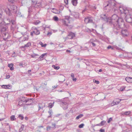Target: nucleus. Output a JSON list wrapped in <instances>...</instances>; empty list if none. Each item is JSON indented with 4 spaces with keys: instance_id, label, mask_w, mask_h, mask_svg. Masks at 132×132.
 Here are the masks:
<instances>
[{
    "instance_id": "8fccbe9b",
    "label": "nucleus",
    "mask_w": 132,
    "mask_h": 132,
    "mask_svg": "<svg viewBox=\"0 0 132 132\" xmlns=\"http://www.w3.org/2000/svg\"><path fill=\"white\" fill-rule=\"evenodd\" d=\"M112 118H110L108 120V123H110L111 121H112Z\"/></svg>"
},
{
    "instance_id": "20e7f679",
    "label": "nucleus",
    "mask_w": 132,
    "mask_h": 132,
    "mask_svg": "<svg viewBox=\"0 0 132 132\" xmlns=\"http://www.w3.org/2000/svg\"><path fill=\"white\" fill-rule=\"evenodd\" d=\"M5 23L6 25H8L11 23V29L12 31L14 30L16 27L15 22L14 20H10L8 18L6 19L5 20Z\"/></svg>"
},
{
    "instance_id": "6ab92c4d",
    "label": "nucleus",
    "mask_w": 132,
    "mask_h": 132,
    "mask_svg": "<svg viewBox=\"0 0 132 132\" xmlns=\"http://www.w3.org/2000/svg\"><path fill=\"white\" fill-rule=\"evenodd\" d=\"M71 15L73 16L74 18H78L79 17V13L75 12H73L71 14Z\"/></svg>"
},
{
    "instance_id": "49530a36",
    "label": "nucleus",
    "mask_w": 132,
    "mask_h": 132,
    "mask_svg": "<svg viewBox=\"0 0 132 132\" xmlns=\"http://www.w3.org/2000/svg\"><path fill=\"white\" fill-rule=\"evenodd\" d=\"M84 126V124H81L79 126V127L80 128H82Z\"/></svg>"
},
{
    "instance_id": "79ce46f5",
    "label": "nucleus",
    "mask_w": 132,
    "mask_h": 132,
    "mask_svg": "<svg viewBox=\"0 0 132 132\" xmlns=\"http://www.w3.org/2000/svg\"><path fill=\"white\" fill-rule=\"evenodd\" d=\"M81 50H87L88 48L87 47H82L81 46Z\"/></svg>"
},
{
    "instance_id": "7ed1b4c3",
    "label": "nucleus",
    "mask_w": 132,
    "mask_h": 132,
    "mask_svg": "<svg viewBox=\"0 0 132 132\" xmlns=\"http://www.w3.org/2000/svg\"><path fill=\"white\" fill-rule=\"evenodd\" d=\"M73 20L72 18L70 16H66L64 19L62 20V22L63 24L66 26L69 27V28H71L72 27V26L70 24V21L71 20Z\"/></svg>"
},
{
    "instance_id": "cd10ccee",
    "label": "nucleus",
    "mask_w": 132,
    "mask_h": 132,
    "mask_svg": "<svg viewBox=\"0 0 132 132\" xmlns=\"http://www.w3.org/2000/svg\"><path fill=\"white\" fill-rule=\"evenodd\" d=\"M40 22L39 20H37L33 22V23L35 25L38 24Z\"/></svg>"
},
{
    "instance_id": "58836bf2",
    "label": "nucleus",
    "mask_w": 132,
    "mask_h": 132,
    "mask_svg": "<svg viewBox=\"0 0 132 132\" xmlns=\"http://www.w3.org/2000/svg\"><path fill=\"white\" fill-rule=\"evenodd\" d=\"M53 19L55 21H57L58 20V18L56 16H54L53 18Z\"/></svg>"
},
{
    "instance_id": "dca6fc26",
    "label": "nucleus",
    "mask_w": 132,
    "mask_h": 132,
    "mask_svg": "<svg viewBox=\"0 0 132 132\" xmlns=\"http://www.w3.org/2000/svg\"><path fill=\"white\" fill-rule=\"evenodd\" d=\"M84 21L86 23H92L93 22V20L91 18L88 17L85 18Z\"/></svg>"
},
{
    "instance_id": "f704fd0d",
    "label": "nucleus",
    "mask_w": 132,
    "mask_h": 132,
    "mask_svg": "<svg viewBox=\"0 0 132 132\" xmlns=\"http://www.w3.org/2000/svg\"><path fill=\"white\" fill-rule=\"evenodd\" d=\"M1 17H0V27H2L3 25V20L1 18Z\"/></svg>"
},
{
    "instance_id": "9d476101",
    "label": "nucleus",
    "mask_w": 132,
    "mask_h": 132,
    "mask_svg": "<svg viewBox=\"0 0 132 132\" xmlns=\"http://www.w3.org/2000/svg\"><path fill=\"white\" fill-rule=\"evenodd\" d=\"M119 10L121 13H123L125 14L127 13L128 12L126 8L123 7H120L119 9Z\"/></svg>"
},
{
    "instance_id": "c85d7f7f",
    "label": "nucleus",
    "mask_w": 132,
    "mask_h": 132,
    "mask_svg": "<svg viewBox=\"0 0 132 132\" xmlns=\"http://www.w3.org/2000/svg\"><path fill=\"white\" fill-rule=\"evenodd\" d=\"M131 77H126L125 78L126 81L130 83Z\"/></svg>"
},
{
    "instance_id": "2eb2a0df",
    "label": "nucleus",
    "mask_w": 132,
    "mask_h": 132,
    "mask_svg": "<svg viewBox=\"0 0 132 132\" xmlns=\"http://www.w3.org/2000/svg\"><path fill=\"white\" fill-rule=\"evenodd\" d=\"M104 10L105 12H108L110 11L112 7L109 5L107 6V5L105 4V2L104 3Z\"/></svg>"
},
{
    "instance_id": "5701e85b",
    "label": "nucleus",
    "mask_w": 132,
    "mask_h": 132,
    "mask_svg": "<svg viewBox=\"0 0 132 132\" xmlns=\"http://www.w3.org/2000/svg\"><path fill=\"white\" fill-rule=\"evenodd\" d=\"M24 126L22 125L21 126L20 128L19 129V132H26L23 130Z\"/></svg>"
},
{
    "instance_id": "6e6d98bb",
    "label": "nucleus",
    "mask_w": 132,
    "mask_h": 132,
    "mask_svg": "<svg viewBox=\"0 0 132 132\" xmlns=\"http://www.w3.org/2000/svg\"><path fill=\"white\" fill-rule=\"evenodd\" d=\"M16 56V55L15 54V52H14L13 54L12 55V57H14Z\"/></svg>"
},
{
    "instance_id": "a19ab883",
    "label": "nucleus",
    "mask_w": 132,
    "mask_h": 132,
    "mask_svg": "<svg viewBox=\"0 0 132 132\" xmlns=\"http://www.w3.org/2000/svg\"><path fill=\"white\" fill-rule=\"evenodd\" d=\"M38 55L34 53L33 54L31 55V56L32 58H36V56Z\"/></svg>"
},
{
    "instance_id": "e433bc0d",
    "label": "nucleus",
    "mask_w": 132,
    "mask_h": 132,
    "mask_svg": "<svg viewBox=\"0 0 132 132\" xmlns=\"http://www.w3.org/2000/svg\"><path fill=\"white\" fill-rule=\"evenodd\" d=\"M18 117L21 120H23L24 119V117L23 115L21 114H19L18 116Z\"/></svg>"
},
{
    "instance_id": "423d86ee",
    "label": "nucleus",
    "mask_w": 132,
    "mask_h": 132,
    "mask_svg": "<svg viewBox=\"0 0 132 132\" xmlns=\"http://www.w3.org/2000/svg\"><path fill=\"white\" fill-rule=\"evenodd\" d=\"M60 104L64 110H66L68 108V103L64 101V99L60 101Z\"/></svg>"
},
{
    "instance_id": "338daca9",
    "label": "nucleus",
    "mask_w": 132,
    "mask_h": 132,
    "mask_svg": "<svg viewBox=\"0 0 132 132\" xmlns=\"http://www.w3.org/2000/svg\"><path fill=\"white\" fill-rule=\"evenodd\" d=\"M19 65L20 66H23V64L22 63H20L19 64Z\"/></svg>"
},
{
    "instance_id": "412c9836",
    "label": "nucleus",
    "mask_w": 132,
    "mask_h": 132,
    "mask_svg": "<svg viewBox=\"0 0 132 132\" xmlns=\"http://www.w3.org/2000/svg\"><path fill=\"white\" fill-rule=\"evenodd\" d=\"M8 30V28L6 27H3L1 28V32H4L5 31H7Z\"/></svg>"
},
{
    "instance_id": "774afa93",
    "label": "nucleus",
    "mask_w": 132,
    "mask_h": 132,
    "mask_svg": "<svg viewBox=\"0 0 132 132\" xmlns=\"http://www.w3.org/2000/svg\"><path fill=\"white\" fill-rule=\"evenodd\" d=\"M39 44L41 45L42 46L43 45V43L42 42H39Z\"/></svg>"
},
{
    "instance_id": "f3484780",
    "label": "nucleus",
    "mask_w": 132,
    "mask_h": 132,
    "mask_svg": "<svg viewBox=\"0 0 132 132\" xmlns=\"http://www.w3.org/2000/svg\"><path fill=\"white\" fill-rule=\"evenodd\" d=\"M75 36V34L72 32H70L67 37V38L69 39H73Z\"/></svg>"
},
{
    "instance_id": "4d7b16f0",
    "label": "nucleus",
    "mask_w": 132,
    "mask_h": 132,
    "mask_svg": "<svg viewBox=\"0 0 132 132\" xmlns=\"http://www.w3.org/2000/svg\"><path fill=\"white\" fill-rule=\"evenodd\" d=\"M107 48L108 49H109L110 48H111L112 49H113V48L112 47H111V46H110V45H109L108 46Z\"/></svg>"
},
{
    "instance_id": "de8ad7c7",
    "label": "nucleus",
    "mask_w": 132,
    "mask_h": 132,
    "mask_svg": "<svg viewBox=\"0 0 132 132\" xmlns=\"http://www.w3.org/2000/svg\"><path fill=\"white\" fill-rule=\"evenodd\" d=\"M93 81L94 82L96 83L97 84H98L99 83V81L98 80H97L95 79H94L93 80Z\"/></svg>"
},
{
    "instance_id": "0eeeda50",
    "label": "nucleus",
    "mask_w": 132,
    "mask_h": 132,
    "mask_svg": "<svg viewBox=\"0 0 132 132\" xmlns=\"http://www.w3.org/2000/svg\"><path fill=\"white\" fill-rule=\"evenodd\" d=\"M32 6L35 8H38L41 6V2H38V1L32 3Z\"/></svg>"
},
{
    "instance_id": "37998d69",
    "label": "nucleus",
    "mask_w": 132,
    "mask_h": 132,
    "mask_svg": "<svg viewBox=\"0 0 132 132\" xmlns=\"http://www.w3.org/2000/svg\"><path fill=\"white\" fill-rule=\"evenodd\" d=\"M52 129V127L50 126H47V131H49Z\"/></svg>"
},
{
    "instance_id": "5fc2aeb1",
    "label": "nucleus",
    "mask_w": 132,
    "mask_h": 132,
    "mask_svg": "<svg viewBox=\"0 0 132 132\" xmlns=\"http://www.w3.org/2000/svg\"><path fill=\"white\" fill-rule=\"evenodd\" d=\"M48 113H49V114H50V117H51V115H52V111H49L48 112Z\"/></svg>"
},
{
    "instance_id": "680f3d73",
    "label": "nucleus",
    "mask_w": 132,
    "mask_h": 132,
    "mask_svg": "<svg viewBox=\"0 0 132 132\" xmlns=\"http://www.w3.org/2000/svg\"><path fill=\"white\" fill-rule=\"evenodd\" d=\"M32 1V3L33 2H37L38 1V0H31Z\"/></svg>"
},
{
    "instance_id": "603ef678",
    "label": "nucleus",
    "mask_w": 132,
    "mask_h": 132,
    "mask_svg": "<svg viewBox=\"0 0 132 132\" xmlns=\"http://www.w3.org/2000/svg\"><path fill=\"white\" fill-rule=\"evenodd\" d=\"M7 89H10L12 88V86L10 85H7Z\"/></svg>"
},
{
    "instance_id": "f8f14e48",
    "label": "nucleus",
    "mask_w": 132,
    "mask_h": 132,
    "mask_svg": "<svg viewBox=\"0 0 132 132\" xmlns=\"http://www.w3.org/2000/svg\"><path fill=\"white\" fill-rule=\"evenodd\" d=\"M121 33L123 37L127 36L129 35V32L126 29H123L121 30Z\"/></svg>"
},
{
    "instance_id": "0e129e2a",
    "label": "nucleus",
    "mask_w": 132,
    "mask_h": 132,
    "mask_svg": "<svg viewBox=\"0 0 132 132\" xmlns=\"http://www.w3.org/2000/svg\"><path fill=\"white\" fill-rule=\"evenodd\" d=\"M34 33L33 32V31H32V32H31L30 33V35H31V36H32L33 35V34H34Z\"/></svg>"
},
{
    "instance_id": "b1692460",
    "label": "nucleus",
    "mask_w": 132,
    "mask_h": 132,
    "mask_svg": "<svg viewBox=\"0 0 132 132\" xmlns=\"http://www.w3.org/2000/svg\"><path fill=\"white\" fill-rule=\"evenodd\" d=\"M13 65V64L12 63L9 64L8 65V66L10 68V70H12L14 69Z\"/></svg>"
},
{
    "instance_id": "bf43d9fd",
    "label": "nucleus",
    "mask_w": 132,
    "mask_h": 132,
    "mask_svg": "<svg viewBox=\"0 0 132 132\" xmlns=\"http://www.w3.org/2000/svg\"><path fill=\"white\" fill-rule=\"evenodd\" d=\"M2 11L0 9V17H1L2 16Z\"/></svg>"
},
{
    "instance_id": "1a4fd4ad",
    "label": "nucleus",
    "mask_w": 132,
    "mask_h": 132,
    "mask_svg": "<svg viewBox=\"0 0 132 132\" xmlns=\"http://www.w3.org/2000/svg\"><path fill=\"white\" fill-rule=\"evenodd\" d=\"M100 17L102 20L106 21L108 23L109 22V19L108 18L107 15L106 14H101Z\"/></svg>"
},
{
    "instance_id": "39448f33",
    "label": "nucleus",
    "mask_w": 132,
    "mask_h": 132,
    "mask_svg": "<svg viewBox=\"0 0 132 132\" xmlns=\"http://www.w3.org/2000/svg\"><path fill=\"white\" fill-rule=\"evenodd\" d=\"M105 4L107 6L109 5L111 7L116 6V4L115 2L113 0L105 2Z\"/></svg>"
},
{
    "instance_id": "ea45409f",
    "label": "nucleus",
    "mask_w": 132,
    "mask_h": 132,
    "mask_svg": "<svg viewBox=\"0 0 132 132\" xmlns=\"http://www.w3.org/2000/svg\"><path fill=\"white\" fill-rule=\"evenodd\" d=\"M130 113L131 112L130 111H126L124 112V114L126 115H128L130 114Z\"/></svg>"
},
{
    "instance_id": "c03bdc74",
    "label": "nucleus",
    "mask_w": 132,
    "mask_h": 132,
    "mask_svg": "<svg viewBox=\"0 0 132 132\" xmlns=\"http://www.w3.org/2000/svg\"><path fill=\"white\" fill-rule=\"evenodd\" d=\"M28 39V37H24L22 40V41H24L26 40H27Z\"/></svg>"
},
{
    "instance_id": "f03ea898",
    "label": "nucleus",
    "mask_w": 132,
    "mask_h": 132,
    "mask_svg": "<svg viewBox=\"0 0 132 132\" xmlns=\"http://www.w3.org/2000/svg\"><path fill=\"white\" fill-rule=\"evenodd\" d=\"M17 11V8L16 6L15 5H12L11 6L10 9H6L5 11L9 16H11V13H13L14 14L16 13Z\"/></svg>"
},
{
    "instance_id": "bb28decb",
    "label": "nucleus",
    "mask_w": 132,
    "mask_h": 132,
    "mask_svg": "<svg viewBox=\"0 0 132 132\" xmlns=\"http://www.w3.org/2000/svg\"><path fill=\"white\" fill-rule=\"evenodd\" d=\"M43 104L44 105L43 106H42L41 104H39L38 105V107H39L38 110H40V109H42L44 107H45V106H45V104H44V103H43Z\"/></svg>"
},
{
    "instance_id": "a18cd8bd",
    "label": "nucleus",
    "mask_w": 132,
    "mask_h": 132,
    "mask_svg": "<svg viewBox=\"0 0 132 132\" xmlns=\"http://www.w3.org/2000/svg\"><path fill=\"white\" fill-rule=\"evenodd\" d=\"M52 129H54L56 128V125L55 123L52 124Z\"/></svg>"
},
{
    "instance_id": "864d4df0",
    "label": "nucleus",
    "mask_w": 132,
    "mask_h": 132,
    "mask_svg": "<svg viewBox=\"0 0 132 132\" xmlns=\"http://www.w3.org/2000/svg\"><path fill=\"white\" fill-rule=\"evenodd\" d=\"M68 0H64V3L67 5L68 4Z\"/></svg>"
},
{
    "instance_id": "9b49d317",
    "label": "nucleus",
    "mask_w": 132,
    "mask_h": 132,
    "mask_svg": "<svg viewBox=\"0 0 132 132\" xmlns=\"http://www.w3.org/2000/svg\"><path fill=\"white\" fill-rule=\"evenodd\" d=\"M125 19L126 21L129 23L132 22V18L130 15H126Z\"/></svg>"
},
{
    "instance_id": "f257e3e1",
    "label": "nucleus",
    "mask_w": 132,
    "mask_h": 132,
    "mask_svg": "<svg viewBox=\"0 0 132 132\" xmlns=\"http://www.w3.org/2000/svg\"><path fill=\"white\" fill-rule=\"evenodd\" d=\"M108 23L112 24L114 26V32L117 34L121 30V26L124 24L123 20L122 18L119 17L116 14L113 15L110 20L109 19Z\"/></svg>"
},
{
    "instance_id": "ddd939ff",
    "label": "nucleus",
    "mask_w": 132,
    "mask_h": 132,
    "mask_svg": "<svg viewBox=\"0 0 132 132\" xmlns=\"http://www.w3.org/2000/svg\"><path fill=\"white\" fill-rule=\"evenodd\" d=\"M33 98H28L27 99L25 100H21L20 101H19L18 102V105H22L23 103L26 102V103H27V102H28L29 101L32 100H33Z\"/></svg>"
},
{
    "instance_id": "c756f323",
    "label": "nucleus",
    "mask_w": 132,
    "mask_h": 132,
    "mask_svg": "<svg viewBox=\"0 0 132 132\" xmlns=\"http://www.w3.org/2000/svg\"><path fill=\"white\" fill-rule=\"evenodd\" d=\"M54 102H53L52 103H50L49 104L48 107L50 108H52L53 106Z\"/></svg>"
},
{
    "instance_id": "aec40b11",
    "label": "nucleus",
    "mask_w": 132,
    "mask_h": 132,
    "mask_svg": "<svg viewBox=\"0 0 132 132\" xmlns=\"http://www.w3.org/2000/svg\"><path fill=\"white\" fill-rule=\"evenodd\" d=\"M3 39L4 40H6L9 37V34L8 33H4L3 35Z\"/></svg>"
},
{
    "instance_id": "a878e982",
    "label": "nucleus",
    "mask_w": 132,
    "mask_h": 132,
    "mask_svg": "<svg viewBox=\"0 0 132 132\" xmlns=\"http://www.w3.org/2000/svg\"><path fill=\"white\" fill-rule=\"evenodd\" d=\"M46 53H44L42 54L39 57V58L40 59V61H42L43 60V58L44 56L46 55Z\"/></svg>"
},
{
    "instance_id": "c9c22d12",
    "label": "nucleus",
    "mask_w": 132,
    "mask_h": 132,
    "mask_svg": "<svg viewBox=\"0 0 132 132\" xmlns=\"http://www.w3.org/2000/svg\"><path fill=\"white\" fill-rule=\"evenodd\" d=\"M125 87L124 86H122L120 88V90L121 91H123L125 90Z\"/></svg>"
},
{
    "instance_id": "393cba45",
    "label": "nucleus",
    "mask_w": 132,
    "mask_h": 132,
    "mask_svg": "<svg viewBox=\"0 0 132 132\" xmlns=\"http://www.w3.org/2000/svg\"><path fill=\"white\" fill-rule=\"evenodd\" d=\"M72 3L73 5L76 6L77 4V0H72Z\"/></svg>"
},
{
    "instance_id": "13d9d810",
    "label": "nucleus",
    "mask_w": 132,
    "mask_h": 132,
    "mask_svg": "<svg viewBox=\"0 0 132 132\" xmlns=\"http://www.w3.org/2000/svg\"><path fill=\"white\" fill-rule=\"evenodd\" d=\"M100 132H105V131L104 129H101L100 130Z\"/></svg>"
},
{
    "instance_id": "72a5a7b5",
    "label": "nucleus",
    "mask_w": 132,
    "mask_h": 132,
    "mask_svg": "<svg viewBox=\"0 0 132 132\" xmlns=\"http://www.w3.org/2000/svg\"><path fill=\"white\" fill-rule=\"evenodd\" d=\"M6 126L7 127V128H8L9 129V130L10 131L11 129V126H10L9 123H6Z\"/></svg>"
},
{
    "instance_id": "3c124183",
    "label": "nucleus",
    "mask_w": 132,
    "mask_h": 132,
    "mask_svg": "<svg viewBox=\"0 0 132 132\" xmlns=\"http://www.w3.org/2000/svg\"><path fill=\"white\" fill-rule=\"evenodd\" d=\"M31 11H32V9H31V7H29L28 10V11L29 13H30Z\"/></svg>"
},
{
    "instance_id": "09e8293b",
    "label": "nucleus",
    "mask_w": 132,
    "mask_h": 132,
    "mask_svg": "<svg viewBox=\"0 0 132 132\" xmlns=\"http://www.w3.org/2000/svg\"><path fill=\"white\" fill-rule=\"evenodd\" d=\"M2 88H3L7 89V85H3L2 86Z\"/></svg>"
},
{
    "instance_id": "e2e57ef3",
    "label": "nucleus",
    "mask_w": 132,
    "mask_h": 132,
    "mask_svg": "<svg viewBox=\"0 0 132 132\" xmlns=\"http://www.w3.org/2000/svg\"><path fill=\"white\" fill-rule=\"evenodd\" d=\"M6 79L9 78L10 77V76L9 75L6 76Z\"/></svg>"
},
{
    "instance_id": "052dcab7",
    "label": "nucleus",
    "mask_w": 132,
    "mask_h": 132,
    "mask_svg": "<svg viewBox=\"0 0 132 132\" xmlns=\"http://www.w3.org/2000/svg\"><path fill=\"white\" fill-rule=\"evenodd\" d=\"M71 77H72L73 78H74L75 77H74V75L73 74V73H72L71 74Z\"/></svg>"
},
{
    "instance_id": "7c9ffc66",
    "label": "nucleus",
    "mask_w": 132,
    "mask_h": 132,
    "mask_svg": "<svg viewBox=\"0 0 132 132\" xmlns=\"http://www.w3.org/2000/svg\"><path fill=\"white\" fill-rule=\"evenodd\" d=\"M10 119L11 121L15 120H16V118H15L14 115H12L10 117Z\"/></svg>"
},
{
    "instance_id": "4be33fe9",
    "label": "nucleus",
    "mask_w": 132,
    "mask_h": 132,
    "mask_svg": "<svg viewBox=\"0 0 132 132\" xmlns=\"http://www.w3.org/2000/svg\"><path fill=\"white\" fill-rule=\"evenodd\" d=\"M31 46V43L30 42H28L27 44L24 45V46H22V47L23 48H28L30 47Z\"/></svg>"
},
{
    "instance_id": "6e6552de",
    "label": "nucleus",
    "mask_w": 132,
    "mask_h": 132,
    "mask_svg": "<svg viewBox=\"0 0 132 132\" xmlns=\"http://www.w3.org/2000/svg\"><path fill=\"white\" fill-rule=\"evenodd\" d=\"M98 42V41L96 39H90L89 41V43L90 44V45H92V46L94 47H95L96 46V44L95 43Z\"/></svg>"
},
{
    "instance_id": "2f4dec72",
    "label": "nucleus",
    "mask_w": 132,
    "mask_h": 132,
    "mask_svg": "<svg viewBox=\"0 0 132 132\" xmlns=\"http://www.w3.org/2000/svg\"><path fill=\"white\" fill-rule=\"evenodd\" d=\"M106 123V121H102L99 124V125H97L98 126H102L104 125Z\"/></svg>"
},
{
    "instance_id": "4468645a",
    "label": "nucleus",
    "mask_w": 132,
    "mask_h": 132,
    "mask_svg": "<svg viewBox=\"0 0 132 132\" xmlns=\"http://www.w3.org/2000/svg\"><path fill=\"white\" fill-rule=\"evenodd\" d=\"M32 29L33 31V32L35 35H38L40 34V32L39 31L36 27H33L32 28Z\"/></svg>"
},
{
    "instance_id": "69168bd1",
    "label": "nucleus",
    "mask_w": 132,
    "mask_h": 132,
    "mask_svg": "<svg viewBox=\"0 0 132 132\" xmlns=\"http://www.w3.org/2000/svg\"><path fill=\"white\" fill-rule=\"evenodd\" d=\"M72 80L74 81H76L77 80V79L76 78H73L72 79Z\"/></svg>"
},
{
    "instance_id": "473e14b6",
    "label": "nucleus",
    "mask_w": 132,
    "mask_h": 132,
    "mask_svg": "<svg viewBox=\"0 0 132 132\" xmlns=\"http://www.w3.org/2000/svg\"><path fill=\"white\" fill-rule=\"evenodd\" d=\"M83 114H80L76 117V119L77 120L78 119L82 117H83Z\"/></svg>"
},
{
    "instance_id": "4c0bfd02",
    "label": "nucleus",
    "mask_w": 132,
    "mask_h": 132,
    "mask_svg": "<svg viewBox=\"0 0 132 132\" xmlns=\"http://www.w3.org/2000/svg\"><path fill=\"white\" fill-rule=\"evenodd\" d=\"M52 67L54 69L56 70H58L60 68L59 67L57 66L56 67L55 66V65H53L52 66Z\"/></svg>"
},
{
    "instance_id": "a211bd4d",
    "label": "nucleus",
    "mask_w": 132,
    "mask_h": 132,
    "mask_svg": "<svg viewBox=\"0 0 132 132\" xmlns=\"http://www.w3.org/2000/svg\"><path fill=\"white\" fill-rule=\"evenodd\" d=\"M122 100L119 99V98L116 99L115 101H113V103L112 104L111 106H113L115 105H117Z\"/></svg>"
}]
</instances>
